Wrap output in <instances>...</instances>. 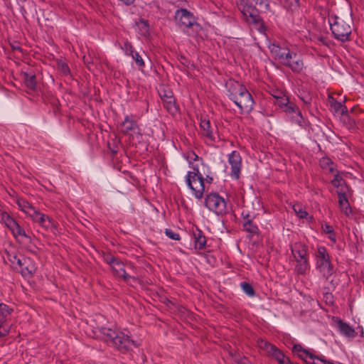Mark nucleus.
Returning a JSON list of instances; mask_svg holds the SVG:
<instances>
[{
    "label": "nucleus",
    "mask_w": 364,
    "mask_h": 364,
    "mask_svg": "<svg viewBox=\"0 0 364 364\" xmlns=\"http://www.w3.org/2000/svg\"><path fill=\"white\" fill-rule=\"evenodd\" d=\"M230 98L240 108V112H250L253 109L254 100L247 88L237 81L229 80L226 83Z\"/></svg>",
    "instance_id": "nucleus-1"
},
{
    "label": "nucleus",
    "mask_w": 364,
    "mask_h": 364,
    "mask_svg": "<svg viewBox=\"0 0 364 364\" xmlns=\"http://www.w3.org/2000/svg\"><path fill=\"white\" fill-rule=\"evenodd\" d=\"M270 50L282 65L288 67L293 72L300 73L303 70L304 62L301 55L297 53L275 44L272 45Z\"/></svg>",
    "instance_id": "nucleus-2"
},
{
    "label": "nucleus",
    "mask_w": 364,
    "mask_h": 364,
    "mask_svg": "<svg viewBox=\"0 0 364 364\" xmlns=\"http://www.w3.org/2000/svg\"><path fill=\"white\" fill-rule=\"evenodd\" d=\"M99 331L105 336L106 341L122 350H127L132 346H137V344L124 332L119 331L114 326H101Z\"/></svg>",
    "instance_id": "nucleus-3"
},
{
    "label": "nucleus",
    "mask_w": 364,
    "mask_h": 364,
    "mask_svg": "<svg viewBox=\"0 0 364 364\" xmlns=\"http://www.w3.org/2000/svg\"><path fill=\"white\" fill-rule=\"evenodd\" d=\"M16 203L19 209L34 223H38L41 227L47 230L55 229V221L48 215H45L36 209L31 203L23 198H18Z\"/></svg>",
    "instance_id": "nucleus-4"
},
{
    "label": "nucleus",
    "mask_w": 364,
    "mask_h": 364,
    "mask_svg": "<svg viewBox=\"0 0 364 364\" xmlns=\"http://www.w3.org/2000/svg\"><path fill=\"white\" fill-rule=\"evenodd\" d=\"M16 203L19 209L34 223H38L41 227L47 230L55 229V221L48 215H45L36 209L31 203L23 198H18Z\"/></svg>",
    "instance_id": "nucleus-5"
},
{
    "label": "nucleus",
    "mask_w": 364,
    "mask_h": 364,
    "mask_svg": "<svg viewBox=\"0 0 364 364\" xmlns=\"http://www.w3.org/2000/svg\"><path fill=\"white\" fill-rule=\"evenodd\" d=\"M193 171H190L186 175V183L193 191L197 198H201L205 191L203 176L200 173L199 164H193Z\"/></svg>",
    "instance_id": "nucleus-6"
},
{
    "label": "nucleus",
    "mask_w": 364,
    "mask_h": 364,
    "mask_svg": "<svg viewBox=\"0 0 364 364\" xmlns=\"http://www.w3.org/2000/svg\"><path fill=\"white\" fill-rule=\"evenodd\" d=\"M328 22L331 32L337 40L342 42L348 40L351 33V27L348 22L336 16H329Z\"/></svg>",
    "instance_id": "nucleus-7"
},
{
    "label": "nucleus",
    "mask_w": 364,
    "mask_h": 364,
    "mask_svg": "<svg viewBox=\"0 0 364 364\" xmlns=\"http://www.w3.org/2000/svg\"><path fill=\"white\" fill-rule=\"evenodd\" d=\"M292 352L299 358L304 360L307 364H333L323 357L315 355L310 350L304 348L300 344H295L292 347Z\"/></svg>",
    "instance_id": "nucleus-8"
},
{
    "label": "nucleus",
    "mask_w": 364,
    "mask_h": 364,
    "mask_svg": "<svg viewBox=\"0 0 364 364\" xmlns=\"http://www.w3.org/2000/svg\"><path fill=\"white\" fill-rule=\"evenodd\" d=\"M292 352L299 358L304 360L307 364H333L323 357L315 355L310 350L304 348L300 344H295L292 347Z\"/></svg>",
    "instance_id": "nucleus-9"
},
{
    "label": "nucleus",
    "mask_w": 364,
    "mask_h": 364,
    "mask_svg": "<svg viewBox=\"0 0 364 364\" xmlns=\"http://www.w3.org/2000/svg\"><path fill=\"white\" fill-rule=\"evenodd\" d=\"M292 352L299 358L304 360L307 364H333L323 357L315 355L310 350L304 348L300 344H295L292 347Z\"/></svg>",
    "instance_id": "nucleus-10"
},
{
    "label": "nucleus",
    "mask_w": 364,
    "mask_h": 364,
    "mask_svg": "<svg viewBox=\"0 0 364 364\" xmlns=\"http://www.w3.org/2000/svg\"><path fill=\"white\" fill-rule=\"evenodd\" d=\"M205 206L217 215H222L227 212V205L225 199L218 193H210L205 200Z\"/></svg>",
    "instance_id": "nucleus-11"
},
{
    "label": "nucleus",
    "mask_w": 364,
    "mask_h": 364,
    "mask_svg": "<svg viewBox=\"0 0 364 364\" xmlns=\"http://www.w3.org/2000/svg\"><path fill=\"white\" fill-rule=\"evenodd\" d=\"M1 221L11 230L15 237H23L28 238L25 230L19 225V224L12 218L8 213H2L1 215Z\"/></svg>",
    "instance_id": "nucleus-12"
},
{
    "label": "nucleus",
    "mask_w": 364,
    "mask_h": 364,
    "mask_svg": "<svg viewBox=\"0 0 364 364\" xmlns=\"http://www.w3.org/2000/svg\"><path fill=\"white\" fill-rule=\"evenodd\" d=\"M316 268L321 273L323 279L326 282H329V284L325 287L328 290H331L333 287L332 280H330L332 274H333L334 269L331 262V259L320 263H316Z\"/></svg>",
    "instance_id": "nucleus-13"
},
{
    "label": "nucleus",
    "mask_w": 364,
    "mask_h": 364,
    "mask_svg": "<svg viewBox=\"0 0 364 364\" xmlns=\"http://www.w3.org/2000/svg\"><path fill=\"white\" fill-rule=\"evenodd\" d=\"M105 261L109 264L116 277H122L127 280L129 276L126 273L124 264L113 256L108 255L105 257Z\"/></svg>",
    "instance_id": "nucleus-14"
},
{
    "label": "nucleus",
    "mask_w": 364,
    "mask_h": 364,
    "mask_svg": "<svg viewBox=\"0 0 364 364\" xmlns=\"http://www.w3.org/2000/svg\"><path fill=\"white\" fill-rule=\"evenodd\" d=\"M228 163L231 168V177L235 179H238L242 168V158L240 154L236 151H232L228 154Z\"/></svg>",
    "instance_id": "nucleus-15"
},
{
    "label": "nucleus",
    "mask_w": 364,
    "mask_h": 364,
    "mask_svg": "<svg viewBox=\"0 0 364 364\" xmlns=\"http://www.w3.org/2000/svg\"><path fill=\"white\" fill-rule=\"evenodd\" d=\"M175 18L180 26L186 28L192 27L196 23L194 16L186 9L177 10Z\"/></svg>",
    "instance_id": "nucleus-16"
},
{
    "label": "nucleus",
    "mask_w": 364,
    "mask_h": 364,
    "mask_svg": "<svg viewBox=\"0 0 364 364\" xmlns=\"http://www.w3.org/2000/svg\"><path fill=\"white\" fill-rule=\"evenodd\" d=\"M200 134L210 141H214L216 139L215 127H212L209 119L205 118L200 119Z\"/></svg>",
    "instance_id": "nucleus-17"
},
{
    "label": "nucleus",
    "mask_w": 364,
    "mask_h": 364,
    "mask_svg": "<svg viewBox=\"0 0 364 364\" xmlns=\"http://www.w3.org/2000/svg\"><path fill=\"white\" fill-rule=\"evenodd\" d=\"M13 309L4 304H0V337L6 336L9 333V327L3 324L11 315Z\"/></svg>",
    "instance_id": "nucleus-18"
},
{
    "label": "nucleus",
    "mask_w": 364,
    "mask_h": 364,
    "mask_svg": "<svg viewBox=\"0 0 364 364\" xmlns=\"http://www.w3.org/2000/svg\"><path fill=\"white\" fill-rule=\"evenodd\" d=\"M159 95L167 111L172 114L176 113L177 107L172 92L169 90H163Z\"/></svg>",
    "instance_id": "nucleus-19"
},
{
    "label": "nucleus",
    "mask_w": 364,
    "mask_h": 364,
    "mask_svg": "<svg viewBox=\"0 0 364 364\" xmlns=\"http://www.w3.org/2000/svg\"><path fill=\"white\" fill-rule=\"evenodd\" d=\"M139 130L136 122L131 119L129 116H126L124 120L121 124V131L124 134H132Z\"/></svg>",
    "instance_id": "nucleus-20"
},
{
    "label": "nucleus",
    "mask_w": 364,
    "mask_h": 364,
    "mask_svg": "<svg viewBox=\"0 0 364 364\" xmlns=\"http://www.w3.org/2000/svg\"><path fill=\"white\" fill-rule=\"evenodd\" d=\"M291 252L296 261L308 259L306 247L301 243L294 244L291 246Z\"/></svg>",
    "instance_id": "nucleus-21"
},
{
    "label": "nucleus",
    "mask_w": 364,
    "mask_h": 364,
    "mask_svg": "<svg viewBox=\"0 0 364 364\" xmlns=\"http://www.w3.org/2000/svg\"><path fill=\"white\" fill-rule=\"evenodd\" d=\"M283 110L287 114L291 115V118L296 122L299 123L301 122L302 116L301 111L293 103H289Z\"/></svg>",
    "instance_id": "nucleus-22"
},
{
    "label": "nucleus",
    "mask_w": 364,
    "mask_h": 364,
    "mask_svg": "<svg viewBox=\"0 0 364 364\" xmlns=\"http://www.w3.org/2000/svg\"><path fill=\"white\" fill-rule=\"evenodd\" d=\"M338 328L341 333L346 336L355 337V330L348 323H344L341 320L338 322Z\"/></svg>",
    "instance_id": "nucleus-23"
},
{
    "label": "nucleus",
    "mask_w": 364,
    "mask_h": 364,
    "mask_svg": "<svg viewBox=\"0 0 364 364\" xmlns=\"http://www.w3.org/2000/svg\"><path fill=\"white\" fill-rule=\"evenodd\" d=\"M267 354L274 358L279 364H285L289 362L288 358H287L284 353L276 346H274V349L269 351Z\"/></svg>",
    "instance_id": "nucleus-24"
},
{
    "label": "nucleus",
    "mask_w": 364,
    "mask_h": 364,
    "mask_svg": "<svg viewBox=\"0 0 364 364\" xmlns=\"http://www.w3.org/2000/svg\"><path fill=\"white\" fill-rule=\"evenodd\" d=\"M316 263H320L330 259V256L323 246H318L316 252Z\"/></svg>",
    "instance_id": "nucleus-25"
},
{
    "label": "nucleus",
    "mask_w": 364,
    "mask_h": 364,
    "mask_svg": "<svg viewBox=\"0 0 364 364\" xmlns=\"http://www.w3.org/2000/svg\"><path fill=\"white\" fill-rule=\"evenodd\" d=\"M338 205L340 210L346 216H349L352 213V209L348 202V198L340 197L338 199Z\"/></svg>",
    "instance_id": "nucleus-26"
},
{
    "label": "nucleus",
    "mask_w": 364,
    "mask_h": 364,
    "mask_svg": "<svg viewBox=\"0 0 364 364\" xmlns=\"http://www.w3.org/2000/svg\"><path fill=\"white\" fill-rule=\"evenodd\" d=\"M195 247L196 249L202 250L206 245V238L200 230L194 232Z\"/></svg>",
    "instance_id": "nucleus-27"
},
{
    "label": "nucleus",
    "mask_w": 364,
    "mask_h": 364,
    "mask_svg": "<svg viewBox=\"0 0 364 364\" xmlns=\"http://www.w3.org/2000/svg\"><path fill=\"white\" fill-rule=\"evenodd\" d=\"M320 166L323 169L328 171L330 173H334L336 172L335 164L328 157H323L320 160Z\"/></svg>",
    "instance_id": "nucleus-28"
},
{
    "label": "nucleus",
    "mask_w": 364,
    "mask_h": 364,
    "mask_svg": "<svg viewBox=\"0 0 364 364\" xmlns=\"http://www.w3.org/2000/svg\"><path fill=\"white\" fill-rule=\"evenodd\" d=\"M309 269V264L308 259L296 260L295 270L299 274H306Z\"/></svg>",
    "instance_id": "nucleus-29"
},
{
    "label": "nucleus",
    "mask_w": 364,
    "mask_h": 364,
    "mask_svg": "<svg viewBox=\"0 0 364 364\" xmlns=\"http://www.w3.org/2000/svg\"><path fill=\"white\" fill-rule=\"evenodd\" d=\"M24 82L27 88L34 90L36 87V79L35 75L23 74Z\"/></svg>",
    "instance_id": "nucleus-30"
},
{
    "label": "nucleus",
    "mask_w": 364,
    "mask_h": 364,
    "mask_svg": "<svg viewBox=\"0 0 364 364\" xmlns=\"http://www.w3.org/2000/svg\"><path fill=\"white\" fill-rule=\"evenodd\" d=\"M323 232L328 235V238L334 243L336 241V234L332 226L324 224L322 225Z\"/></svg>",
    "instance_id": "nucleus-31"
},
{
    "label": "nucleus",
    "mask_w": 364,
    "mask_h": 364,
    "mask_svg": "<svg viewBox=\"0 0 364 364\" xmlns=\"http://www.w3.org/2000/svg\"><path fill=\"white\" fill-rule=\"evenodd\" d=\"M331 106L335 112L338 114H344L346 112V107L340 102H336L333 99L331 100Z\"/></svg>",
    "instance_id": "nucleus-32"
},
{
    "label": "nucleus",
    "mask_w": 364,
    "mask_h": 364,
    "mask_svg": "<svg viewBox=\"0 0 364 364\" xmlns=\"http://www.w3.org/2000/svg\"><path fill=\"white\" fill-rule=\"evenodd\" d=\"M244 228L247 232L252 235L257 234L258 232L257 226L254 224L251 220H247L244 223Z\"/></svg>",
    "instance_id": "nucleus-33"
},
{
    "label": "nucleus",
    "mask_w": 364,
    "mask_h": 364,
    "mask_svg": "<svg viewBox=\"0 0 364 364\" xmlns=\"http://www.w3.org/2000/svg\"><path fill=\"white\" fill-rule=\"evenodd\" d=\"M336 192L338 193V199L340 197L348 198L350 194V188L346 183H343L337 188Z\"/></svg>",
    "instance_id": "nucleus-34"
},
{
    "label": "nucleus",
    "mask_w": 364,
    "mask_h": 364,
    "mask_svg": "<svg viewBox=\"0 0 364 364\" xmlns=\"http://www.w3.org/2000/svg\"><path fill=\"white\" fill-rule=\"evenodd\" d=\"M36 269V267L35 264L30 259V262H27V263L23 266L22 273L25 275L32 274L35 272Z\"/></svg>",
    "instance_id": "nucleus-35"
},
{
    "label": "nucleus",
    "mask_w": 364,
    "mask_h": 364,
    "mask_svg": "<svg viewBox=\"0 0 364 364\" xmlns=\"http://www.w3.org/2000/svg\"><path fill=\"white\" fill-rule=\"evenodd\" d=\"M293 210L297 216L300 218H306L308 215L307 212L303 209L302 206L300 204H295L293 206Z\"/></svg>",
    "instance_id": "nucleus-36"
},
{
    "label": "nucleus",
    "mask_w": 364,
    "mask_h": 364,
    "mask_svg": "<svg viewBox=\"0 0 364 364\" xmlns=\"http://www.w3.org/2000/svg\"><path fill=\"white\" fill-rule=\"evenodd\" d=\"M242 12L246 17L250 16V18H252L253 22L257 21V11L254 8L251 6L248 7L247 10H243Z\"/></svg>",
    "instance_id": "nucleus-37"
},
{
    "label": "nucleus",
    "mask_w": 364,
    "mask_h": 364,
    "mask_svg": "<svg viewBox=\"0 0 364 364\" xmlns=\"http://www.w3.org/2000/svg\"><path fill=\"white\" fill-rule=\"evenodd\" d=\"M259 347L261 349H263L267 353H268L269 351L272 350L274 349V347L275 346L263 340H261L258 342Z\"/></svg>",
    "instance_id": "nucleus-38"
},
{
    "label": "nucleus",
    "mask_w": 364,
    "mask_h": 364,
    "mask_svg": "<svg viewBox=\"0 0 364 364\" xmlns=\"http://www.w3.org/2000/svg\"><path fill=\"white\" fill-rule=\"evenodd\" d=\"M242 289L248 295L250 296H252L255 294L254 289L247 282H242L240 284Z\"/></svg>",
    "instance_id": "nucleus-39"
},
{
    "label": "nucleus",
    "mask_w": 364,
    "mask_h": 364,
    "mask_svg": "<svg viewBox=\"0 0 364 364\" xmlns=\"http://www.w3.org/2000/svg\"><path fill=\"white\" fill-rule=\"evenodd\" d=\"M299 6V0H285V6L291 11L298 9Z\"/></svg>",
    "instance_id": "nucleus-40"
},
{
    "label": "nucleus",
    "mask_w": 364,
    "mask_h": 364,
    "mask_svg": "<svg viewBox=\"0 0 364 364\" xmlns=\"http://www.w3.org/2000/svg\"><path fill=\"white\" fill-rule=\"evenodd\" d=\"M333 174L334 178L331 181V183L335 188H338L345 183L343 178L337 173V171Z\"/></svg>",
    "instance_id": "nucleus-41"
},
{
    "label": "nucleus",
    "mask_w": 364,
    "mask_h": 364,
    "mask_svg": "<svg viewBox=\"0 0 364 364\" xmlns=\"http://www.w3.org/2000/svg\"><path fill=\"white\" fill-rule=\"evenodd\" d=\"M277 103L278 105L282 108L283 109L287 106L290 102L287 97L284 95L283 97H276Z\"/></svg>",
    "instance_id": "nucleus-42"
},
{
    "label": "nucleus",
    "mask_w": 364,
    "mask_h": 364,
    "mask_svg": "<svg viewBox=\"0 0 364 364\" xmlns=\"http://www.w3.org/2000/svg\"><path fill=\"white\" fill-rule=\"evenodd\" d=\"M58 69L64 75H68L70 73L68 65L63 61L58 63Z\"/></svg>",
    "instance_id": "nucleus-43"
},
{
    "label": "nucleus",
    "mask_w": 364,
    "mask_h": 364,
    "mask_svg": "<svg viewBox=\"0 0 364 364\" xmlns=\"http://www.w3.org/2000/svg\"><path fill=\"white\" fill-rule=\"evenodd\" d=\"M132 57L139 67H143L144 65V62L141 56L137 52H134L132 55Z\"/></svg>",
    "instance_id": "nucleus-44"
},
{
    "label": "nucleus",
    "mask_w": 364,
    "mask_h": 364,
    "mask_svg": "<svg viewBox=\"0 0 364 364\" xmlns=\"http://www.w3.org/2000/svg\"><path fill=\"white\" fill-rule=\"evenodd\" d=\"M122 48L124 50L125 53L128 55H132L134 53L132 44L129 42H125Z\"/></svg>",
    "instance_id": "nucleus-45"
},
{
    "label": "nucleus",
    "mask_w": 364,
    "mask_h": 364,
    "mask_svg": "<svg viewBox=\"0 0 364 364\" xmlns=\"http://www.w3.org/2000/svg\"><path fill=\"white\" fill-rule=\"evenodd\" d=\"M165 233L169 238L172 240H178L180 239L179 235L178 233L173 232L170 229H166Z\"/></svg>",
    "instance_id": "nucleus-46"
},
{
    "label": "nucleus",
    "mask_w": 364,
    "mask_h": 364,
    "mask_svg": "<svg viewBox=\"0 0 364 364\" xmlns=\"http://www.w3.org/2000/svg\"><path fill=\"white\" fill-rule=\"evenodd\" d=\"M16 260L17 264L20 267H21V269H23V266L27 263V262H30V259L28 258H14Z\"/></svg>",
    "instance_id": "nucleus-47"
},
{
    "label": "nucleus",
    "mask_w": 364,
    "mask_h": 364,
    "mask_svg": "<svg viewBox=\"0 0 364 364\" xmlns=\"http://www.w3.org/2000/svg\"><path fill=\"white\" fill-rule=\"evenodd\" d=\"M139 26H141V29H143L144 34H146L149 31V26L146 21H141L139 23Z\"/></svg>",
    "instance_id": "nucleus-48"
},
{
    "label": "nucleus",
    "mask_w": 364,
    "mask_h": 364,
    "mask_svg": "<svg viewBox=\"0 0 364 364\" xmlns=\"http://www.w3.org/2000/svg\"><path fill=\"white\" fill-rule=\"evenodd\" d=\"M240 364H246L247 362V359L245 358L240 359L237 361Z\"/></svg>",
    "instance_id": "nucleus-49"
},
{
    "label": "nucleus",
    "mask_w": 364,
    "mask_h": 364,
    "mask_svg": "<svg viewBox=\"0 0 364 364\" xmlns=\"http://www.w3.org/2000/svg\"><path fill=\"white\" fill-rule=\"evenodd\" d=\"M328 296H331V294H326V298L328 299Z\"/></svg>",
    "instance_id": "nucleus-50"
},
{
    "label": "nucleus",
    "mask_w": 364,
    "mask_h": 364,
    "mask_svg": "<svg viewBox=\"0 0 364 364\" xmlns=\"http://www.w3.org/2000/svg\"><path fill=\"white\" fill-rule=\"evenodd\" d=\"M194 156H195V159H198V156H196V154H193Z\"/></svg>",
    "instance_id": "nucleus-51"
}]
</instances>
